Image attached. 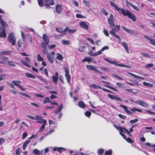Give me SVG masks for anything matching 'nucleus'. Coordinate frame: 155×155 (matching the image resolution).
<instances>
[{
    "label": "nucleus",
    "mask_w": 155,
    "mask_h": 155,
    "mask_svg": "<svg viewBox=\"0 0 155 155\" xmlns=\"http://www.w3.org/2000/svg\"><path fill=\"white\" fill-rule=\"evenodd\" d=\"M108 23L109 25V26L111 30L110 31V34L113 35L116 38H117L119 41H120L121 38L117 34H115V32L119 31L120 30V25H115L114 23V16L112 14L110 15L109 18L107 19Z\"/></svg>",
    "instance_id": "f257e3e1"
},
{
    "label": "nucleus",
    "mask_w": 155,
    "mask_h": 155,
    "mask_svg": "<svg viewBox=\"0 0 155 155\" xmlns=\"http://www.w3.org/2000/svg\"><path fill=\"white\" fill-rule=\"evenodd\" d=\"M110 5L113 7L116 10L118 11L120 13H122L124 16H127L129 18L131 19L134 21H136V18L135 16L129 11L125 10L123 8H120L117 5L111 1L110 2Z\"/></svg>",
    "instance_id": "f03ea898"
},
{
    "label": "nucleus",
    "mask_w": 155,
    "mask_h": 155,
    "mask_svg": "<svg viewBox=\"0 0 155 155\" xmlns=\"http://www.w3.org/2000/svg\"><path fill=\"white\" fill-rule=\"evenodd\" d=\"M0 23L3 26H0V37L5 38L6 36L5 26H8L7 23L2 19V16L0 15Z\"/></svg>",
    "instance_id": "7ed1b4c3"
},
{
    "label": "nucleus",
    "mask_w": 155,
    "mask_h": 155,
    "mask_svg": "<svg viewBox=\"0 0 155 155\" xmlns=\"http://www.w3.org/2000/svg\"><path fill=\"white\" fill-rule=\"evenodd\" d=\"M109 49V47L107 46H104L102 48L97 52L92 53V51H90L88 53V54L91 56L95 57L98 55H101L102 54V52L106 50H108Z\"/></svg>",
    "instance_id": "20e7f679"
},
{
    "label": "nucleus",
    "mask_w": 155,
    "mask_h": 155,
    "mask_svg": "<svg viewBox=\"0 0 155 155\" xmlns=\"http://www.w3.org/2000/svg\"><path fill=\"white\" fill-rule=\"evenodd\" d=\"M114 127L118 130L120 131V134L122 136L123 135H124V133L125 134L127 132L128 134L130 137H131V135L127 129L121 126L118 127L117 125H114Z\"/></svg>",
    "instance_id": "39448f33"
},
{
    "label": "nucleus",
    "mask_w": 155,
    "mask_h": 155,
    "mask_svg": "<svg viewBox=\"0 0 155 155\" xmlns=\"http://www.w3.org/2000/svg\"><path fill=\"white\" fill-rule=\"evenodd\" d=\"M103 59H104V60L108 62L111 64H114L116 66H117L121 67H127L129 68H131V67L130 66L124 65L123 64H118L117 62L116 61L110 60L105 58H104Z\"/></svg>",
    "instance_id": "423d86ee"
},
{
    "label": "nucleus",
    "mask_w": 155,
    "mask_h": 155,
    "mask_svg": "<svg viewBox=\"0 0 155 155\" xmlns=\"http://www.w3.org/2000/svg\"><path fill=\"white\" fill-rule=\"evenodd\" d=\"M130 101H131L134 102L135 103L145 108L148 107L149 106L148 104L141 100H137L136 101H134L132 99H130Z\"/></svg>",
    "instance_id": "0eeeda50"
},
{
    "label": "nucleus",
    "mask_w": 155,
    "mask_h": 155,
    "mask_svg": "<svg viewBox=\"0 0 155 155\" xmlns=\"http://www.w3.org/2000/svg\"><path fill=\"white\" fill-rule=\"evenodd\" d=\"M8 41L11 43L12 45H14L16 43V38L14 34L13 33H11L8 38Z\"/></svg>",
    "instance_id": "6e6552de"
},
{
    "label": "nucleus",
    "mask_w": 155,
    "mask_h": 155,
    "mask_svg": "<svg viewBox=\"0 0 155 155\" xmlns=\"http://www.w3.org/2000/svg\"><path fill=\"white\" fill-rule=\"evenodd\" d=\"M12 83L15 85L19 87L21 91H23L25 90V88L23 87L20 85V84L21 83L20 81H12Z\"/></svg>",
    "instance_id": "1a4fd4ad"
},
{
    "label": "nucleus",
    "mask_w": 155,
    "mask_h": 155,
    "mask_svg": "<svg viewBox=\"0 0 155 155\" xmlns=\"http://www.w3.org/2000/svg\"><path fill=\"white\" fill-rule=\"evenodd\" d=\"M37 120V122L39 124L47 122L46 120L43 119L42 117L39 115H36L35 116V120Z\"/></svg>",
    "instance_id": "9d476101"
},
{
    "label": "nucleus",
    "mask_w": 155,
    "mask_h": 155,
    "mask_svg": "<svg viewBox=\"0 0 155 155\" xmlns=\"http://www.w3.org/2000/svg\"><path fill=\"white\" fill-rule=\"evenodd\" d=\"M122 28L123 29L126 31L128 33H129L131 35H138V33L134 31H133L132 30H130V29H127L125 28L124 26H122Z\"/></svg>",
    "instance_id": "9b49d317"
},
{
    "label": "nucleus",
    "mask_w": 155,
    "mask_h": 155,
    "mask_svg": "<svg viewBox=\"0 0 155 155\" xmlns=\"http://www.w3.org/2000/svg\"><path fill=\"white\" fill-rule=\"evenodd\" d=\"M58 72H56L54 74V75H53L52 76V80L55 84H57V82L58 80Z\"/></svg>",
    "instance_id": "f8f14e48"
},
{
    "label": "nucleus",
    "mask_w": 155,
    "mask_h": 155,
    "mask_svg": "<svg viewBox=\"0 0 155 155\" xmlns=\"http://www.w3.org/2000/svg\"><path fill=\"white\" fill-rule=\"evenodd\" d=\"M45 6L47 8H49V5H53L54 4V2L53 0H45Z\"/></svg>",
    "instance_id": "ddd939ff"
},
{
    "label": "nucleus",
    "mask_w": 155,
    "mask_h": 155,
    "mask_svg": "<svg viewBox=\"0 0 155 155\" xmlns=\"http://www.w3.org/2000/svg\"><path fill=\"white\" fill-rule=\"evenodd\" d=\"M64 70L65 72V77L67 80V82L69 83L70 80L69 69L68 67H66L64 68Z\"/></svg>",
    "instance_id": "4468645a"
},
{
    "label": "nucleus",
    "mask_w": 155,
    "mask_h": 155,
    "mask_svg": "<svg viewBox=\"0 0 155 155\" xmlns=\"http://www.w3.org/2000/svg\"><path fill=\"white\" fill-rule=\"evenodd\" d=\"M46 57L50 63L52 64L54 62V57L51 55L50 53H49V54H48L46 55Z\"/></svg>",
    "instance_id": "2eb2a0df"
},
{
    "label": "nucleus",
    "mask_w": 155,
    "mask_h": 155,
    "mask_svg": "<svg viewBox=\"0 0 155 155\" xmlns=\"http://www.w3.org/2000/svg\"><path fill=\"white\" fill-rule=\"evenodd\" d=\"M144 37L147 39L149 41V43L150 44L155 46V40L151 38L150 37L147 36V35H145Z\"/></svg>",
    "instance_id": "dca6fc26"
},
{
    "label": "nucleus",
    "mask_w": 155,
    "mask_h": 155,
    "mask_svg": "<svg viewBox=\"0 0 155 155\" xmlns=\"http://www.w3.org/2000/svg\"><path fill=\"white\" fill-rule=\"evenodd\" d=\"M65 150V149L62 147H54L52 150L53 151H55L57 150L60 153H61Z\"/></svg>",
    "instance_id": "f3484780"
},
{
    "label": "nucleus",
    "mask_w": 155,
    "mask_h": 155,
    "mask_svg": "<svg viewBox=\"0 0 155 155\" xmlns=\"http://www.w3.org/2000/svg\"><path fill=\"white\" fill-rule=\"evenodd\" d=\"M79 24L80 27L86 30H88V27L86 22L84 21H81L79 23Z\"/></svg>",
    "instance_id": "a211bd4d"
},
{
    "label": "nucleus",
    "mask_w": 155,
    "mask_h": 155,
    "mask_svg": "<svg viewBox=\"0 0 155 155\" xmlns=\"http://www.w3.org/2000/svg\"><path fill=\"white\" fill-rule=\"evenodd\" d=\"M101 82H102L104 84V85L105 87H108V88H109L115 91H118V90L117 89H116L114 88V87H111L110 86L108 85V84H110V83L109 82H106V81H102Z\"/></svg>",
    "instance_id": "6ab92c4d"
},
{
    "label": "nucleus",
    "mask_w": 155,
    "mask_h": 155,
    "mask_svg": "<svg viewBox=\"0 0 155 155\" xmlns=\"http://www.w3.org/2000/svg\"><path fill=\"white\" fill-rule=\"evenodd\" d=\"M108 96L112 100L115 99L116 100L118 101H122V99L121 98L116 97L114 95H112L110 94H108Z\"/></svg>",
    "instance_id": "aec40b11"
},
{
    "label": "nucleus",
    "mask_w": 155,
    "mask_h": 155,
    "mask_svg": "<svg viewBox=\"0 0 155 155\" xmlns=\"http://www.w3.org/2000/svg\"><path fill=\"white\" fill-rule=\"evenodd\" d=\"M119 43L125 49L127 53H129V50L128 48V46L127 45V43L125 42H120V41H119Z\"/></svg>",
    "instance_id": "412c9836"
},
{
    "label": "nucleus",
    "mask_w": 155,
    "mask_h": 155,
    "mask_svg": "<svg viewBox=\"0 0 155 155\" xmlns=\"http://www.w3.org/2000/svg\"><path fill=\"white\" fill-rule=\"evenodd\" d=\"M43 39L46 45H48L49 42V39L48 37L45 34H44L43 35Z\"/></svg>",
    "instance_id": "4be33fe9"
},
{
    "label": "nucleus",
    "mask_w": 155,
    "mask_h": 155,
    "mask_svg": "<svg viewBox=\"0 0 155 155\" xmlns=\"http://www.w3.org/2000/svg\"><path fill=\"white\" fill-rule=\"evenodd\" d=\"M120 106L121 107L123 108L124 109V110L128 114H133V113L132 112L128 110V107L124 105H120Z\"/></svg>",
    "instance_id": "5701e85b"
},
{
    "label": "nucleus",
    "mask_w": 155,
    "mask_h": 155,
    "mask_svg": "<svg viewBox=\"0 0 155 155\" xmlns=\"http://www.w3.org/2000/svg\"><path fill=\"white\" fill-rule=\"evenodd\" d=\"M87 68L89 70L96 71L97 68L94 65H87L86 66Z\"/></svg>",
    "instance_id": "b1692460"
},
{
    "label": "nucleus",
    "mask_w": 155,
    "mask_h": 155,
    "mask_svg": "<svg viewBox=\"0 0 155 155\" xmlns=\"http://www.w3.org/2000/svg\"><path fill=\"white\" fill-rule=\"evenodd\" d=\"M65 33L66 32H68V33L70 34H72L75 33L76 31V29H70L68 28V27H67L64 29Z\"/></svg>",
    "instance_id": "393cba45"
},
{
    "label": "nucleus",
    "mask_w": 155,
    "mask_h": 155,
    "mask_svg": "<svg viewBox=\"0 0 155 155\" xmlns=\"http://www.w3.org/2000/svg\"><path fill=\"white\" fill-rule=\"evenodd\" d=\"M93 59L94 58H92L85 57L81 61L83 62H84L85 61H87L89 63L91 62Z\"/></svg>",
    "instance_id": "a878e982"
},
{
    "label": "nucleus",
    "mask_w": 155,
    "mask_h": 155,
    "mask_svg": "<svg viewBox=\"0 0 155 155\" xmlns=\"http://www.w3.org/2000/svg\"><path fill=\"white\" fill-rule=\"evenodd\" d=\"M61 6L59 4H57L56 6V9L57 12L58 14H60L61 13L62 10Z\"/></svg>",
    "instance_id": "bb28decb"
},
{
    "label": "nucleus",
    "mask_w": 155,
    "mask_h": 155,
    "mask_svg": "<svg viewBox=\"0 0 155 155\" xmlns=\"http://www.w3.org/2000/svg\"><path fill=\"white\" fill-rule=\"evenodd\" d=\"M63 108V105L62 104H60L59 106L57 108V110L55 111L54 113L56 114H57L58 113H60L61 110Z\"/></svg>",
    "instance_id": "cd10ccee"
},
{
    "label": "nucleus",
    "mask_w": 155,
    "mask_h": 155,
    "mask_svg": "<svg viewBox=\"0 0 155 155\" xmlns=\"http://www.w3.org/2000/svg\"><path fill=\"white\" fill-rule=\"evenodd\" d=\"M42 124L40 127L39 130L38 132L39 133L42 132L44 131L45 128V127L47 124V122L42 123Z\"/></svg>",
    "instance_id": "c85d7f7f"
},
{
    "label": "nucleus",
    "mask_w": 155,
    "mask_h": 155,
    "mask_svg": "<svg viewBox=\"0 0 155 155\" xmlns=\"http://www.w3.org/2000/svg\"><path fill=\"white\" fill-rule=\"evenodd\" d=\"M89 86L94 89L99 88L100 89H102V87L99 85H97L96 84H93L90 85Z\"/></svg>",
    "instance_id": "c756f323"
},
{
    "label": "nucleus",
    "mask_w": 155,
    "mask_h": 155,
    "mask_svg": "<svg viewBox=\"0 0 155 155\" xmlns=\"http://www.w3.org/2000/svg\"><path fill=\"white\" fill-rule=\"evenodd\" d=\"M30 141V140H28L24 142L23 145V150H25L28 145Z\"/></svg>",
    "instance_id": "7c9ffc66"
},
{
    "label": "nucleus",
    "mask_w": 155,
    "mask_h": 155,
    "mask_svg": "<svg viewBox=\"0 0 155 155\" xmlns=\"http://www.w3.org/2000/svg\"><path fill=\"white\" fill-rule=\"evenodd\" d=\"M128 73L130 75L136 78L140 79H141L142 80H144V78H143L141 77H140V76H137V75L134 74H132V73H130V72H128Z\"/></svg>",
    "instance_id": "2f4dec72"
},
{
    "label": "nucleus",
    "mask_w": 155,
    "mask_h": 155,
    "mask_svg": "<svg viewBox=\"0 0 155 155\" xmlns=\"http://www.w3.org/2000/svg\"><path fill=\"white\" fill-rule=\"evenodd\" d=\"M56 30L59 33L63 35L65 34V31L64 30H63L62 28H56Z\"/></svg>",
    "instance_id": "473e14b6"
},
{
    "label": "nucleus",
    "mask_w": 155,
    "mask_h": 155,
    "mask_svg": "<svg viewBox=\"0 0 155 155\" xmlns=\"http://www.w3.org/2000/svg\"><path fill=\"white\" fill-rule=\"evenodd\" d=\"M78 105L81 108H84L85 107L86 105L82 101L78 102Z\"/></svg>",
    "instance_id": "72a5a7b5"
},
{
    "label": "nucleus",
    "mask_w": 155,
    "mask_h": 155,
    "mask_svg": "<svg viewBox=\"0 0 155 155\" xmlns=\"http://www.w3.org/2000/svg\"><path fill=\"white\" fill-rule=\"evenodd\" d=\"M42 152L43 150H42L41 152L39 150L37 149H35L33 150V153L35 155H40L42 153Z\"/></svg>",
    "instance_id": "f704fd0d"
},
{
    "label": "nucleus",
    "mask_w": 155,
    "mask_h": 155,
    "mask_svg": "<svg viewBox=\"0 0 155 155\" xmlns=\"http://www.w3.org/2000/svg\"><path fill=\"white\" fill-rule=\"evenodd\" d=\"M122 137L124 139L126 140L127 142L130 143H132L133 142V141L130 138H127L124 135H123Z\"/></svg>",
    "instance_id": "c9c22d12"
},
{
    "label": "nucleus",
    "mask_w": 155,
    "mask_h": 155,
    "mask_svg": "<svg viewBox=\"0 0 155 155\" xmlns=\"http://www.w3.org/2000/svg\"><path fill=\"white\" fill-rule=\"evenodd\" d=\"M21 63L23 65L27 66L28 67L30 68L31 66L30 64L27 63L26 61L23 60H21L20 61Z\"/></svg>",
    "instance_id": "e433bc0d"
},
{
    "label": "nucleus",
    "mask_w": 155,
    "mask_h": 155,
    "mask_svg": "<svg viewBox=\"0 0 155 155\" xmlns=\"http://www.w3.org/2000/svg\"><path fill=\"white\" fill-rule=\"evenodd\" d=\"M57 57L56 58L57 59L61 61L63 59V56L60 53H57L56 54Z\"/></svg>",
    "instance_id": "4c0bfd02"
},
{
    "label": "nucleus",
    "mask_w": 155,
    "mask_h": 155,
    "mask_svg": "<svg viewBox=\"0 0 155 155\" xmlns=\"http://www.w3.org/2000/svg\"><path fill=\"white\" fill-rule=\"evenodd\" d=\"M37 60L39 61H41L44 60V59L39 54H38L36 56Z\"/></svg>",
    "instance_id": "58836bf2"
},
{
    "label": "nucleus",
    "mask_w": 155,
    "mask_h": 155,
    "mask_svg": "<svg viewBox=\"0 0 155 155\" xmlns=\"http://www.w3.org/2000/svg\"><path fill=\"white\" fill-rule=\"evenodd\" d=\"M112 150L111 149H110L107 150L105 152L104 155H112Z\"/></svg>",
    "instance_id": "ea45409f"
},
{
    "label": "nucleus",
    "mask_w": 155,
    "mask_h": 155,
    "mask_svg": "<svg viewBox=\"0 0 155 155\" xmlns=\"http://www.w3.org/2000/svg\"><path fill=\"white\" fill-rule=\"evenodd\" d=\"M11 54V52L10 51H3L1 52H0V56H2L6 54Z\"/></svg>",
    "instance_id": "a19ab883"
},
{
    "label": "nucleus",
    "mask_w": 155,
    "mask_h": 155,
    "mask_svg": "<svg viewBox=\"0 0 155 155\" xmlns=\"http://www.w3.org/2000/svg\"><path fill=\"white\" fill-rule=\"evenodd\" d=\"M130 110L134 113L136 111L141 113L142 111V110L141 109H137L134 107L131 108L130 109Z\"/></svg>",
    "instance_id": "79ce46f5"
},
{
    "label": "nucleus",
    "mask_w": 155,
    "mask_h": 155,
    "mask_svg": "<svg viewBox=\"0 0 155 155\" xmlns=\"http://www.w3.org/2000/svg\"><path fill=\"white\" fill-rule=\"evenodd\" d=\"M61 43L63 45H68L70 43V41L69 40H63L61 41Z\"/></svg>",
    "instance_id": "37998d69"
},
{
    "label": "nucleus",
    "mask_w": 155,
    "mask_h": 155,
    "mask_svg": "<svg viewBox=\"0 0 155 155\" xmlns=\"http://www.w3.org/2000/svg\"><path fill=\"white\" fill-rule=\"evenodd\" d=\"M143 85L149 87H152L153 86V84L145 82H143Z\"/></svg>",
    "instance_id": "c03bdc74"
},
{
    "label": "nucleus",
    "mask_w": 155,
    "mask_h": 155,
    "mask_svg": "<svg viewBox=\"0 0 155 155\" xmlns=\"http://www.w3.org/2000/svg\"><path fill=\"white\" fill-rule=\"evenodd\" d=\"M26 75L27 77L28 78H31L33 79H35V76L30 73H26Z\"/></svg>",
    "instance_id": "a18cd8bd"
},
{
    "label": "nucleus",
    "mask_w": 155,
    "mask_h": 155,
    "mask_svg": "<svg viewBox=\"0 0 155 155\" xmlns=\"http://www.w3.org/2000/svg\"><path fill=\"white\" fill-rule=\"evenodd\" d=\"M39 5L41 7H43L44 6L43 0H37Z\"/></svg>",
    "instance_id": "49530a36"
},
{
    "label": "nucleus",
    "mask_w": 155,
    "mask_h": 155,
    "mask_svg": "<svg viewBox=\"0 0 155 155\" xmlns=\"http://www.w3.org/2000/svg\"><path fill=\"white\" fill-rule=\"evenodd\" d=\"M8 64L10 66L12 67H15V64L14 62L11 61H8Z\"/></svg>",
    "instance_id": "de8ad7c7"
},
{
    "label": "nucleus",
    "mask_w": 155,
    "mask_h": 155,
    "mask_svg": "<svg viewBox=\"0 0 155 155\" xmlns=\"http://www.w3.org/2000/svg\"><path fill=\"white\" fill-rule=\"evenodd\" d=\"M51 102V101H50L49 98L48 97H46L44 99L43 104H45L47 103Z\"/></svg>",
    "instance_id": "09e8293b"
},
{
    "label": "nucleus",
    "mask_w": 155,
    "mask_h": 155,
    "mask_svg": "<svg viewBox=\"0 0 155 155\" xmlns=\"http://www.w3.org/2000/svg\"><path fill=\"white\" fill-rule=\"evenodd\" d=\"M104 152V150L100 149L98 150L97 153L99 155H102V154Z\"/></svg>",
    "instance_id": "8fccbe9b"
},
{
    "label": "nucleus",
    "mask_w": 155,
    "mask_h": 155,
    "mask_svg": "<svg viewBox=\"0 0 155 155\" xmlns=\"http://www.w3.org/2000/svg\"><path fill=\"white\" fill-rule=\"evenodd\" d=\"M56 47V45L55 44H52L48 46V48L49 49H53L55 48Z\"/></svg>",
    "instance_id": "3c124183"
},
{
    "label": "nucleus",
    "mask_w": 155,
    "mask_h": 155,
    "mask_svg": "<svg viewBox=\"0 0 155 155\" xmlns=\"http://www.w3.org/2000/svg\"><path fill=\"white\" fill-rule=\"evenodd\" d=\"M49 124L50 125H56V123L52 120H49Z\"/></svg>",
    "instance_id": "603ef678"
},
{
    "label": "nucleus",
    "mask_w": 155,
    "mask_h": 155,
    "mask_svg": "<svg viewBox=\"0 0 155 155\" xmlns=\"http://www.w3.org/2000/svg\"><path fill=\"white\" fill-rule=\"evenodd\" d=\"M6 78V76L5 74H0V81H2L5 79Z\"/></svg>",
    "instance_id": "864d4df0"
},
{
    "label": "nucleus",
    "mask_w": 155,
    "mask_h": 155,
    "mask_svg": "<svg viewBox=\"0 0 155 155\" xmlns=\"http://www.w3.org/2000/svg\"><path fill=\"white\" fill-rule=\"evenodd\" d=\"M86 39L89 42H90L92 44L95 45L94 43V41L93 39L89 38H86Z\"/></svg>",
    "instance_id": "5fc2aeb1"
},
{
    "label": "nucleus",
    "mask_w": 155,
    "mask_h": 155,
    "mask_svg": "<svg viewBox=\"0 0 155 155\" xmlns=\"http://www.w3.org/2000/svg\"><path fill=\"white\" fill-rule=\"evenodd\" d=\"M141 54L147 58H150V56L149 54L145 53H142Z\"/></svg>",
    "instance_id": "6e6d98bb"
},
{
    "label": "nucleus",
    "mask_w": 155,
    "mask_h": 155,
    "mask_svg": "<svg viewBox=\"0 0 155 155\" xmlns=\"http://www.w3.org/2000/svg\"><path fill=\"white\" fill-rule=\"evenodd\" d=\"M19 94L24 96L26 97H29V98L30 97V96L29 95L27 94H26L25 93H22L21 92H20Z\"/></svg>",
    "instance_id": "4d7b16f0"
},
{
    "label": "nucleus",
    "mask_w": 155,
    "mask_h": 155,
    "mask_svg": "<svg viewBox=\"0 0 155 155\" xmlns=\"http://www.w3.org/2000/svg\"><path fill=\"white\" fill-rule=\"evenodd\" d=\"M42 51L45 54L47 55L48 54H49L47 48H43Z\"/></svg>",
    "instance_id": "13d9d810"
},
{
    "label": "nucleus",
    "mask_w": 155,
    "mask_h": 155,
    "mask_svg": "<svg viewBox=\"0 0 155 155\" xmlns=\"http://www.w3.org/2000/svg\"><path fill=\"white\" fill-rule=\"evenodd\" d=\"M85 116L87 117H89L91 115V113L89 111H87L85 113Z\"/></svg>",
    "instance_id": "bf43d9fd"
},
{
    "label": "nucleus",
    "mask_w": 155,
    "mask_h": 155,
    "mask_svg": "<svg viewBox=\"0 0 155 155\" xmlns=\"http://www.w3.org/2000/svg\"><path fill=\"white\" fill-rule=\"evenodd\" d=\"M138 120L137 119H135L134 120H132L130 121V123L131 124H132L134 123L137 122Z\"/></svg>",
    "instance_id": "052dcab7"
},
{
    "label": "nucleus",
    "mask_w": 155,
    "mask_h": 155,
    "mask_svg": "<svg viewBox=\"0 0 155 155\" xmlns=\"http://www.w3.org/2000/svg\"><path fill=\"white\" fill-rule=\"evenodd\" d=\"M101 12L104 13V14L106 16L108 15V13L105 10L104 8L101 9Z\"/></svg>",
    "instance_id": "680f3d73"
},
{
    "label": "nucleus",
    "mask_w": 155,
    "mask_h": 155,
    "mask_svg": "<svg viewBox=\"0 0 155 155\" xmlns=\"http://www.w3.org/2000/svg\"><path fill=\"white\" fill-rule=\"evenodd\" d=\"M153 66V64L152 63L149 64H147L145 66V68H149Z\"/></svg>",
    "instance_id": "e2e57ef3"
},
{
    "label": "nucleus",
    "mask_w": 155,
    "mask_h": 155,
    "mask_svg": "<svg viewBox=\"0 0 155 155\" xmlns=\"http://www.w3.org/2000/svg\"><path fill=\"white\" fill-rule=\"evenodd\" d=\"M76 17L78 18H84L85 17L82 15L80 14H77L76 15Z\"/></svg>",
    "instance_id": "0e129e2a"
},
{
    "label": "nucleus",
    "mask_w": 155,
    "mask_h": 155,
    "mask_svg": "<svg viewBox=\"0 0 155 155\" xmlns=\"http://www.w3.org/2000/svg\"><path fill=\"white\" fill-rule=\"evenodd\" d=\"M54 131V130H50L48 131V133L45 134V135H49L52 134V133H53Z\"/></svg>",
    "instance_id": "69168bd1"
},
{
    "label": "nucleus",
    "mask_w": 155,
    "mask_h": 155,
    "mask_svg": "<svg viewBox=\"0 0 155 155\" xmlns=\"http://www.w3.org/2000/svg\"><path fill=\"white\" fill-rule=\"evenodd\" d=\"M84 3L87 6L89 7L90 6V4L87 1L84 0L83 1Z\"/></svg>",
    "instance_id": "338daca9"
},
{
    "label": "nucleus",
    "mask_w": 155,
    "mask_h": 155,
    "mask_svg": "<svg viewBox=\"0 0 155 155\" xmlns=\"http://www.w3.org/2000/svg\"><path fill=\"white\" fill-rule=\"evenodd\" d=\"M101 69L103 70L104 71L106 72H108L109 71V70L108 68L104 67H101Z\"/></svg>",
    "instance_id": "774afa93"
}]
</instances>
